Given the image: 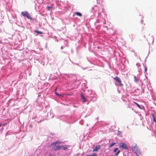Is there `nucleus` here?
<instances>
[{"label":"nucleus","instance_id":"f3484780","mask_svg":"<svg viewBox=\"0 0 156 156\" xmlns=\"http://www.w3.org/2000/svg\"><path fill=\"white\" fill-rule=\"evenodd\" d=\"M56 142H53L52 143H51V146H52V145H56L57 144H56Z\"/></svg>","mask_w":156,"mask_h":156},{"label":"nucleus","instance_id":"f03ea898","mask_svg":"<svg viewBox=\"0 0 156 156\" xmlns=\"http://www.w3.org/2000/svg\"><path fill=\"white\" fill-rule=\"evenodd\" d=\"M53 150L55 151H58L59 150L62 149L64 150H66L68 149V147L66 145H62L61 146H54L52 147Z\"/></svg>","mask_w":156,"mask_h":156},{"label":"nucleus","instance_id":"dca6fc26","mask_svg":"<svg viewBox=\"0 0 156 156\" xmlns=\"http://www.w3.org/2000/svg\"><path fill=\"white\" fill-rule=\"evenodd\" d=\"M47 9H48V10H49L50 9H51L52 8V6H48L47 7Z\"/></svg>","mask_w":156,"mask_h":156},{"label":"nucleus","instance_id":"ddd939ff","mask_svg":"<svg viewBox=\"0 0 156 156\" xmlns=\"http://www.w3.org/2000/svg\"><path fill=\"white\" fill-rule=\"evenodd\" d=\"M35 32L36 33H38L39 34H43V33L41 31H38L37 30H36L35 31Z\"/></svg>","mask_w":156,"mask_h":156},{"label":"nucleus","instance_id":"f8f14e48","mask_svg":"<svg viewBox=\"0 0 156 156\" xmlns=\"http://www.w3.org/2000/svg\"><path fill=\"white\" fill-rule=\"evenodd\" d=\"M134 81L136 83H137V82L138 81V80L137 79L136 77L135 76H134Z\"/></svg>","mask_w":156,"mask_h":156},{"label":"nucleus","instance_id":"f257e3e1","mask_svg":"<svg viewBox=\"0 0 156 156\" xmlns=\"http://www.w3.org/2000/svg\"><path fill=\"white\" fill-rule=\"evenodd\" d=\"M131 148L133 152L135 153L136 155H139L141 153L140 150L136 144L133 145L132 146Z\"/></svg>","mask_w":156,"mask_h":156},{"label":"nucleus","instance_id":"412c9836","mask_svg":"<svg viewBox=\"0 0 156 156\" xmlns=\"http://www.w3.org/2000/svg\"><path fill=\"white\" fill-rule=\"evenodd\" d=\"M147 68H146L145 69V71L146 72L147 71Z\"/></svg>","mask_w":156,"mask_h":156},{"label":"nucleus","instance_id":"4be33fe9","mask_svg":"<svg viewBox=\"0 0 156 156\" xmlns=\"http://www.w3.org/2000/svg\"><path fill=\"white\" fill-rule=\"evenodd\" d=\"M2 126L1 124H0V127Z\"/></svg>","mask_w":156,"mask_h":156},{"label":"nucleus","instance_id":"9d476101","mask_svg":"<svg viewBox=\"0 0 156 156\" xmlns=\"http://www.w3.org/2000/svg\"><path fill=\"white\" fill-rule=\"evenodd\" d=\"M116 144V143H112V144H111L109 146V147H112L113 145H115V144Z\"/></svg>","mask_w":156,"mask_h":156},{"label":"nucleus","instance_id":"6ab92c4d","mask_svg":"<svg viewBox=\"0 0 156 156\" xmlns=\"http://www.w3.org/2000/svg\"><path fill=\"white\" fill-rule=\"evenodd\" d=\"M135 104H136V106L139 108H140V106L136 102H134Z\"/></svg>","mask_w":156,"mask_h":156},{"label":"nucleus","instance_id":"1a4fd4ad","mask_svg":"<svg viewBox=\"0 0 156 156\" xmlns=\"http://www.w3.org/2000/svg\"><path fill=\"white\" fill-rule=\"evenodd\" d=\"M75 14L76 15H77L78 16H82V14L81 13L78 12H76L75 13Z\"/></svg>","mask_w":156,"mask_h":156},{"label":"nucleus","instance_id":"a211bd4d","mask_svg":"<svg viewBox=\"0 0 156 156\" xmlns=\"http://www.w3.org/2000/svg\"><path fill=\"white\" fill-rule=\"evenodd\" d=\"M56 142H57L56 143V144H61L62 143V142L60 141H59V140L57 141H56Z\"/></svg>","mask_w":156,"mask_h":156},{"label":"nucleus","instance_id":"5701e85b","mask_svg":"<svg viewBox=\"0 0 156 156\" xmlns=\"http://www.w3.org/2000/svg\"><path fill=\"white\" fill-rule=\"evenodd\" d=\"M50 156H54V155H50Z\"/></svg>","mask_w":156,"mask_h":156},{"label":"nucleus","instance_id":"423d86ee","mask_svg":"<svg viewBox=\"0 0 156 156\" xmlns=\"http://www.w3.org/2000/svg\"><path fill=\"white\" fill-rule=\"evenodd\" d=\"M101 148V146L100 145L97 146L95 147V148H94L93 149V152H97L98 150L100 149Z\"/></svg>","mask_w":156,"mask_h":156},{"label":"nucleus","instance_id":"6e6552de","mask_svg":"<svg viewBox=\"0 0 156 156\" xmlns=\"http://www.w3.org/2000/svg\"><path fill=\"white\" fill-rule=\"evenodd\" d=\"M81 98L83 100V102H85V101H86V99L83 96V94H81Z\"/></svg>","mask_w":156,"mask_h":156},{"label":"nucleus","instance_id":"9b49d317","mask_svg":"<svg viewBox=\"0 0 156 156\" xmlns=\"http://www.w3.org/2000/svg\"><path fill=\"white\" fill-rule=\"evenodd\" d=\"M86 156H98L97 154H95V153H93V154L90 155H87Z\"/></svg>","mask_w":156,"mask_h":156},{"label":"nucleus","instance_id":"aec40b11","mask_svg":"<svg viewBox=\"0 0 156 156\" xmlns=\"http://www.w3.org/2000/svg\"><path fill=\"white\" fill-rule=\"evenodd\" d=\"M118 150V148H115L113 150V152H116Z\"/></svg>","mask_w":156,"mask_h":156},{"label":"nucleus","instance_id":"39448f33","mask_svg":"<svg viewBox=\"0 0 156 156\" xmlns=\"http://www.w3.org/2000/svg\"><path fill=\"white\" fill-rule=\"evenodd\" d=\"M114 79L116 82H117L119 83L120 86H123V84L121 83V81L119 77H118L117 76H116L114 78Z\"/></svg>","mask_w":156,"mask_h":156},{"label":"nucleus","instance_id":"4468645a","mask_svg":"<svg viewBox=\"0 0 156 156\" xmlns=\"http://www.w3.org/2000/svg\"><path fill=\"white\" fill-rule=\"evenodd\" d=\"M152 116H153V121L155 122H156V120H155V117L154 116V115L153 114H152Z\"/></svg>","mask_w":156,"mask_h":156},{"label":"nucleus","instance_id":"2eb2a0df","mask_svg":"<svg viewBox=\"0 0 156 156\" xmlns=\"http://www.w3.org/2000/svg\"><path fill=\"white\" fill-rule=\"evenodd\" d=\"M120 150H119L117 152V153L115 154V155L116 156H118V155L119 154V153H120Z\"/></svg>","mask_w":156,"mask_h":156},{"label":"nucleus","instance_id":"20e7f679","mask_svg":"<svg viewBox=\"0 0 156 156\" xmlns=\"http://www.w3.org/2000/svg\"><path fill=\"white\" fill-rule=\"evenodd\" d=\"M119 146L120 148L128 150V148L127 145L125 143H119Z\"/></svg>","mask_w":156,"mask_h":156},{"label":"nucleus","instance_id":"0eeeda50","mask_svg":"<svg viewBox=\"0 0 156 156\" xmlns=\"http://www.w3.org/2000/svg\"><path fill=\"white\" fill-rule=\"evenodd\" d=\"M58 89V87H57L55 90V93L57 96L59 97H62L64 96V95L63 94H58L57 92V90Z\"/></svg>","mask_w":156,"mask_h":156},{"label":"nucleus","instance_id":"7ed1b4c3","mask_svg":"<svg viewBox=\"0 0 156 156\" xmlns=\"http://www.w3.org/2000/svg\"><path fill=\"white\" fill-rule=\"evenodd\" d=\"M22 15L24 17H26L27 19L31 20L32 18L31 17L30 15L27 11L22 12Z\"/></svg>","mask_w":156,"mask_h":156}]
</instances>
